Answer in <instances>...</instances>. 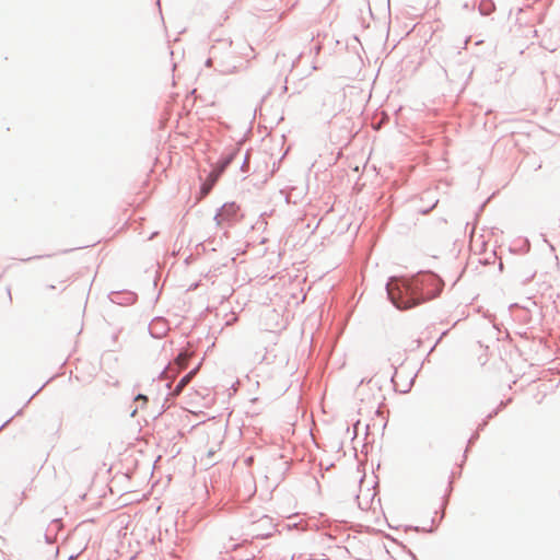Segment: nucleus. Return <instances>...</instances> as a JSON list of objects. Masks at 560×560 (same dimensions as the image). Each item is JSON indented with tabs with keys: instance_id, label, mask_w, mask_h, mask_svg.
I'll return each mask as SVG.
<instances>
[{
	"instance_id": "39448f33",
	"label": "nucleus",
	"mask_w": 560,
	"mask_h": 560,
	"mask_svg": "<svg viewBox=\"0 0 560 560\" xmlns=\"http://www.w3.org/2000/svg\"><path fill=\"white\" fill-rule=\"evenodd\" d=\"M221 443H222L221 436H220V434H218L211 446H209V447H207V445L205 446V451L207 452V456L209 458H211L220 450Z\"/></svg>"
},
{
	"instance_id": "f03ea898",
	"label": "nucleus",
	"mask_w": 560,
	"mask_h": 560,
	"mask_svg": "<svg viewBox=\"0 0 560 560\" xmlns=\"http://www.w3.org/2000/svg\"><path fill=\"white\" fill-rule=\"evenodd\" d=\"M189 358L190 354L187 352L179 353L175 359L174 363L167 368L166 373L175 374L178 373L180 370L186 369L188 365Z\"/></svg>"
},
{
	"instance_id": "7ed1b4c3",
	"label": "nucleus",
	"mask_w": 560,
	"mask_h": 560,
	"mask_svg": "<svg viewBox=\"0 0 560 560\" xmlns=\"http://www.w3.org/2000/svg\"><path fill=\"white\" fill-rule=\"evenodd\" d=\"M392 300L393 302L395 303V305L400 308V310H407V308H410L415 305H417L419 302L416 301L415 299H402V298H399V300H397L396 296H392Z\"/></svg>"
},
{
	"instance_id": "6e6552de",
	"label": "nucleus",
	"mask_w": 560,
	"mask_h": 560,
	"mask_svg": "<svg viewBox=\"0 0 560 560\" xmlns=\"http://www.w3.org/2000/svg\"><path fill=\"white\" fill-rule=\"evenodd\" d=\"M11 302H12V296H11L10 292L8 291V296H5L4 303L10 304Z\"/></svg>"
},
{
	"instance_id": "f257e3e1",
	"label": "nucleus",
	"mask_w": 560,
	"mask_h": 560,
	"mask_svg": "<svg viewBox=\"0 0 560 560\" xmlns=\"http://www.w3.org/2000/svg\"><path fill=\"white\" fill-rule=\"evenodd\" d=\"M229 163H230V160L222 162L219 166H217L209 174L208 178L206 179V182L202 184V186L200 188V198H205L210 192V190L213 188L217 180L219 179L221 174L224 172V170Z\"/></svg>"
},
{
	"instance_id": "20e7f679",
	"label": "nucleus",
	"mask_w": 560,
	"mask_h": 560,
	"mask_svg": "<svg viewBox=\"0 0 560 560\" xmlns=\"http://www.w3.org/2000/svg\"><path fill=\"white\" fill-rule=\"evenodd\" d=\"M197 370L198 369H195L192 371H190L188 374H186L180 381L179 383L176 385L174 392H173V395H179L182 393V390L184 389V387L191 381V378L195 376V374L197 373Z\"/></svg>"
},
{
	"instance_id": "423d86ee",
	"label": "nucleus",
	"mask_w": 560,
	"mask_h": 560,
	"mask_svg": "<svg viewBox=\"0 0 560 560\" xmlns=\"http://www.w3.org/2000/svg\"><path fill=\"white\" fill-rule=\"evenodd\" d=\"M256 357H257V363H271V360H269L268 355H267V349L265 348L264 349V352H256Z\"/></svg>"
},
{
	"instance_id": "0eeeda50",
	"label": "nucleus",
	"mask_w": 560,
	"mask_h": 560,
	"mask_svg": "<svg viewBox=\"0 0 560 560\" xmlns=\"http://www.w3.org/2000/svg\"><path fill=\"white\" fill-rule=\"evenodd\" d=\"M136 400H137V401H142L143 404H145L148 399H147V397H145V396H143V395H138V396H137V398H136Z\"/></svg>"
},
{
	"instance_id": "1a4fd4ad",
	"label": "nucleus",
	"mask_w": 560,
	"mask_h": 560,
	"mask_svg": "<svg viewBox=\"0 0 560 560\" xmlns=\"http://www.w3.org/2000/svg\"><path fill=\"white\" fill-rule=\"evenodd\" d=\"M357 499H358L359 506H361L362 509L368 508V502H365V506H362V502H361V494H358V495H357Z\"/></svg>"
}]
</instances>
